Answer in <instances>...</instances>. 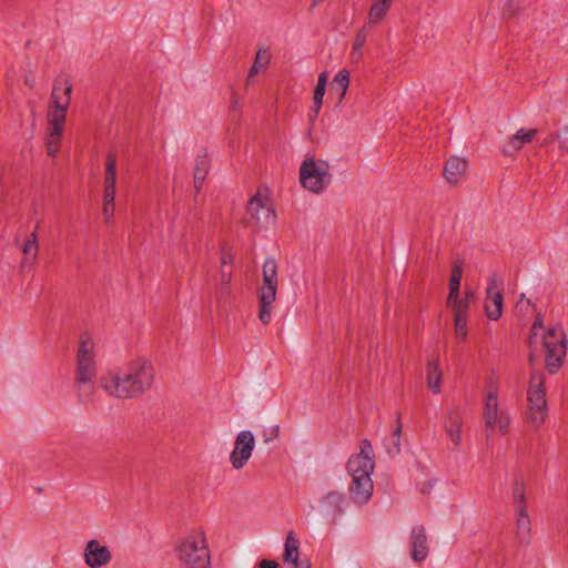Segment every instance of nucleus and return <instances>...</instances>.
<instances>
[{
  "mask_svg": "<svg viewBox=\"0 0 568 568\" xmlns=\"http://www.w3.org/2000/svg\"><path fill=\"white\" fill-rule=\"evenodd\" d=\"M375 468L374 452L368 439H362L359 443V453L352 455L346 464L347 473L351 476H361L368 473L371 476Z\"/></svg>",
  "mask_w": 568,
  "mask_h": 568,
  "instance_id": "nucleus-8",
  "label": "nucleus"
},
{
  "mask_svg": "<svg viewBox=\"0 0 568 568\" xmlns=\"http://www.w3.org/2000/svg\"><path fill=\"white\" fill-rule=\"evenodd\" d=\"M442 372L438 367V363L429 361L427 363V385L433 393L438 394L440 392Z\"/></svg>",
  "mask_w": 568,
  "mask_h": 568,
  "instance_id": "nucleus-27",
  "label": "nucleus"
},
{
  "mask_svg": "<svg viewBox=\"0 0 568 568\" xmlns=\"http://www.w3.org/2000/svg\"><path fill=\"white\" fill-rule=\"evenodd\" d=\"M262 57L264 59V65H266L271 59V54H270L268 50L261 49L257 51L255 60L253 62V65L251 67L248 75H247L248 79H251L254 74H256L258 72L260 58H262Z\"/></svg>",
  "mask_w": 568,
  "mask_h": 568,
  "instance_id": "nucleus-37",
  "label": "nucleus"
},
{
  "mask_svg": "<svg viewBox=\"0 0 568 568\" xmlns=\"http://www.w3.org/2000/svg\"><path fill=\"white\" fill-rule=\"evenodd\" d=\"M332 179L328 172V163L320 160L316 162L312 158L303 161L300 168V181L303 187L313 192L321 193L329 184Z\"/></svg>",
  "mask_w": 568,
  "mask_h": 568,
  "instance_id": "nucleus-6",
  "label": "nucleus"
},
{
  "mask_svg": "<svg viewBox=\"0 0 568 568\" xmlns=\"http://www.w3.org/2000/svg\"><path fill=\"white\" fill-rule=\"evenodd\" d=\"M537 133H538V130H536V129L518 130L517 133L514 134L510 138V140L508 141V143L505 145L503 153L505 155H509V156L516 154L519 150L523 149V146L526 143L531 142L535 139V136L537 135Z\"/></svg>",
  "mask_w": 568,
  "mask_h": 568,
  "instance_id": "nucleus-16",
  "label": "nucleus"
},
{
  "mask_svg": "<svg viewBox=\"0 0 568 568\" xmlns=\"http://www.w3.org/2000/svg\"><path fill=\"white\" fill-rule=\"evenodd\" d=\"M255 447V437L251 430H242L237 434L234 448L230 454V463L236 470L242 469L251 458Z\"/></svg>",
  "mask_w": 568,
  "mask_h": 568,
  "instance_id": "nucleus-9",
  "label": "nucleus"
},
{
  "mask_svg": "<svg viewBox=\"0 0 568 568\" xmlns=\"http://www.w3.org/2000/svg\"><path fill=\"white\" fill-rule=\"evenodd\" d=\"M89 338L84 335L80 337V345L77 354V374L75 387L80 402L88 399L94 392V379L97 377V367L94 354L89 349Z\"/></svg>",
  "mask_w": 568,
  "mask_h": 568,
  "instance_id": "nucleus-3",
  "label": "nucleus"
},
{
  "mask_svg": "<svg viewBox=\"0 0 568 568\" xmlns=\"http://www.w3.org/2000/svg\"><path fill=\"white\" fill-rule=\"evenodd\" d=\"M467 321L468 316H454L456 337L463 342L468 336Z\"/></svg>",
  "mask_w": 568,
  "mask_h": 568,
  "instance_id": "nucleus-34",
  "label": "nucleus"
},
{
  "mask_svg": "<svg viewBox=\"0 0 568 568\" xmlns=\"http://www.w3.org/2000/svg\"><path fill=\"white\" fill-rule=\"evenodd\" d=\"M73 85L67 74H60L53 82L48 111L47 153L55 158L60 151L67 113L71 102Z\"/></svg>",
  "mask_w": 568,
  "mask_h": 568,
  "instance_id": "nucleus-2",
  "label": "nucleus"
},
{
  "mask_svg": "<svg viewBox=\"0 0 568 568\" xmlns=\"http://www.w3.org/2000/svg\"><path fill=\"white\" fill-rule=\"evenodd\" d=\"M83 557L89 567L101 568L111 561L112 554L106 546L101 545L97 539H91L85 545Z\"/></svg>",
  "mask_w": 568,
  "mask_h": 568,
  "instance_id": "nucleus-11",
  "label": "nucleus"
},
{
  "mask_svg": "<svg viewBox=\"0 0 568 568\" xmlns=\"http://www.w3.org/2000/svg\"><path fill=\"white\" fill-rule=\"evenodd\" d=\"M528 7L527 0H507L503 7V17L513 19L520 16Z\"/></svg>",
  "mask_w": 568,
  "mask_h": 568,
  "instance_id": "nucleus-29",
  "label": "nucleus"
},
{
  "mask_svg": "<svg viewBox=\"0 0 568 568\" xmlns=\"http://www.w3.org/2000/svg\"><path fill=\"white\" fill-rule=\"evenodd\" d=\"M233 260H234L233 254L223 246L222 250H221V264H222V267H224L226 265H232L233 264Z\"/></svg>",
  "mask_w": 568,
  "mask_h": 568,
  "instance_id": "nucleus-43",
  "label": "nucleus"
},
{
  "mask_svg": "<svg viewBox=\"0 0 568 568\" xmlns=\"http://www.w3.org/2000/svg\"><path fill=\"white\" fill-rule=\"evenodd\" d=\"M403 430L402 413L396 414V426L392 433V445H386V452L389 455H397L400 453V436Z\"/></svg>",
  "mask_w": 568,
  "mask_h": 568,
  "instance_id": "nucleus-28",
  "label": "nucleus"
},
{
  "mask_svg": "<svg viewBox=\"0 0 568 568\" xmlns=\"http://www.w3.org/2000/svg\"><path fill=\"white\" fill-rule=\"evenodd\" d=\"M116 184V155L109 152L105 158L104 191L115 193Z\"/></svg>",
  "mask_w": 568,
  "mask_h": 568,
  "instance_id": "nucleus-23",
  "label": "nucleus"
},
{
  "mask_svg": "<svg viewBox=\"0 0 568 568\" xmlns=\"http://www.w3.org/2000/svg\"><path fill=\"white\" fill-rule=\"evenodd\" d=\"M373 480L368 473L361 476H352V483L349 485V497L357 505H365L372 498L373 495Z\"/></svg>",
  "mask_w": 568,
  "mask_h": 568,
  "instance_id": "nucleus-12",
  "label": "nucleus"
},
{
  "mask_svg": "<svg viewBox=\"0 0 568 568\" xmlns=\"http://www.w3.org/2000/svg\"><path fill=\"white\" fill-rule=\"evenodd\" d=\"M496 424H498L499 432L503 435L508 433V430H509V417H508V415L501 413L499 415V417L497 418V423Z\"/></svg>",
  "mask_w": 568,
  "mask_h": 568,
  "instance_id": "nucleus-39",
  "label": "nucleus"
},
{
  "mask_svg": "<svg viewBox=\"0 0 568 568\" xmlns=\"http://www.w3.org/2000/svg\"><path fill=\"white\" fill-rule=\"evenodd\" d=\"M516 536L519 542L527 544L530 536V518L528 516L527 506L520 505V509H516Z\"/></svg>",
  "mask_w": 568,
  "mask_h": 568,
  "instance_id": "nucleus-19",
  "label": "nucleus"
},
{
  "mask_svg": "<svg viewBox=\"0 0 568 568\" xmlns=\"http://www.w3.org/2000/svg\"><path fill=\"white\" fill-rule=\"evenodd\" d=\"M59 95H61L62 98L64 97V95H63V90H60V91H59Z\"/></svg>",
  "mask_w": 568,
  "mask_h": 568,
  "instance_id": "nucleus-53",
  "label": "nucleus"
},
{
  "mask_svg": "<svg viewBox=\"0 0 568 568\" xmlns=\"http://www.w3.org/2000/svg\"><path fill=\"white\" fill-rule=\"evenodd\" d=\"M390 3L378 0L369 9L368 19L373 24L379 23L386 16L387 11L390 8Z\"/></svg>",
  "mask_w": 568,
  "mask_h": 568,
  "instance_id": "nucleus-32",
  "label": "nucleus"
},
{
  "mask_svg": "<svg viewBox=\"0 0 568 568\" xmlns=\"http://www.w3.org/2000/svg\"><path fill=\"white\" fill-rule=\"evenodd\" d=\"M349 85V73L347 70L343 69L337 72V74L334 77L332 85H331V92L336 91L338 92V102H342L344 99L346 91Z\"/></svg>",
  "mask_w": 568,
  "mask_h": 568,
  "instance_id": "nucleus-26",
  "label": "nucleus"
},
{
  "mask_svg": "<svg viewBox=\"0 0 568 568\" xmlns=\"http://www.w3.org/2000/svg\"><path fill=\"white\" fill-rule=\"evenodd\" d=\"M545 375L540 371H534L530 375L528 388V418L539 426L544 423L547 409L546 390L544 387Z\"/></svg>",
  "mask_w": 568,
  "mask_h": 568,
  "instance_id": "nucleus-7",
  "label": "nucleus"
},
{
  "mask_svg": "<svg viewBox=\"0 0 568 568\" xmlns=\"http://www.w3.org/2000/svg\"><path fill=\"white\" fill-rule=\"evenodd\" d=\"M290 564L293 568H312L311 561L308 559L301 560L300 556L294 555L292 561H285Z\"/></svg>",
  "mask_w": 568,
  "mask_h": 568,
  "instance_id": "nucleus-41",
  "label": "nucleus"
},
{
  "mask_svg": "<svg viewBox=\"0 0 568 568\" xmlns=\"http://www.w3.org/2000/svg\"><path fill=\"white\" fill-rule=\"evenodd\" d=\"M499 417L497 410V396L496 393H489L486 396L484 406V419L486 429L493 430L496 426L497 418Z\"/></svg>",
  "mask_w": 568,
  "mask_h": 568,
  "instance_id": "nucleus-24",
  "label": "nucleus"
},
{
  "mask_svg": "<svg viewBox=\"0 0 568 568\" xmlns=\"http://www.w3.org/2000/svg\"><path fill=\"white\" fill-rule=\"evenodd\" d=\"M559 146L562 151H568V125L557 133Z\"/></svg>",
  "mask_w": 568,
  "mask_h": 568,
  "instance_id": "nucleus-40",
  "label": "nucleus"
},
{
  "mask_svg": "<svg viewBox=\"0 0 568 568\" xmlns=\"http://www.w3.org/2000/svg\"><path fill=\"white\" fill-rule=\"evenodd\" d=\"M232 280V273H226L224 270L221 271V281L223 285H229Z\"/></svg>",
  "mask_w": 568,
  "mask_h": 568,
  "instance_id": "nucleus-49",
  "label": "nucleus"
},
{
  "mask_svg": "<svg viewBox=\"0 0 568 568\" xmlns=\"http://www.w3.org/2000/svg\"><path fill=\"white\" fill-rule=\"evenodd\" d=\"M327 81H328L327 73L326 72L320 73L318 79H317V84L315 88H321V89L326 90Z\"/></svg>",
  "mask_w": 568,
  "mask_h": 568,
  "instance_id": "nucleus-45",
  "label": "nucleus"
},
{
  "mask_svg": "<svg viewBox=\"0 0 568 568\" xmlns=\"http://www.w3.org/2000/svg\"><path fill=\"white\" fill-rule=\"evenodd\" d=\"M38 224L36 226V229H38ZM38 250H39V246H38V232L37 230H34L30 235L29 237L27 239V241L24 242L23 246H22V252H23V262L24 263H32L36 257L38 256Z\"/></svg>",
  "mask_w": 568,
  "mask_h": 568,
  "instance_id": "nucleus-25",
  "label": "nucleus"
},
{
  "mask_svg": "<svg viewBox=\"0 0 568 568\" xmlns=\"http://www.w3.org/2000/svg\"><path fill=\"white\" fill-rule=\"evenodd\" d=\"M546 348V368L550 374L557 373L562 366L564 357L566 355V335L560 332L559 341H544Z\"/></svg>",
  "mask_w": 568,
  "mask_h": 568,
  "instance_id": "nucleus-10",
  "label": "nucleus"
},
{
  "mask_svg": "<svg viewBox=\"0 0 568 568\" xmlns=\"http://www.w3.org/2000/svg\"><path fill=\"white\" fill-rule=\"evenodd\" d=\"M410 556L415 562L424 561L429 552L425 527L414 526L410 532Z\"/></svg>",
  "mask_w": 568,
  "mask_h": 568,
  "instance_id": "nucleus-13",
  "label": "nucleus"
},
{
  "mask_svg": "<svg viewBox=\"0 0 568 568\" xmlns=\"http://www.w3.org/2000/svg\"><path fill=\"white\" fill-rule=\"evenodd\" d=\"M462 424L463 418L459 410L453 409L447 414L445 429L455 446H458L462 440Z\"/></svg>",
  "mask_w": 568,
  "mask_h": 568,
  "instance_id": "nucleus-18",
  "label": "nucleus"
},
{
  "mask_svg": "<svg viewBox=\"0 0 568 568\" xmlns=\"http://www.w3.org/2000/svg\"><path fill=\"white\" fill-rule=\"evenodd\" d=\"M211 166V160L206 153L199 154L195 159L194 165V189L196 194L201 191L202 185L207 176Z\"/></svg>",
  "mask_w": 568,
  "mask_h": 568,
  "instance_id": "nucleus-21",
  "label": "nucleus"
},
{
  "mask_svg": "<svg viewBox=\"0 0 568 568\" xmlns=\"http://www.w3.org/2000/svg\"><path fill=\"white\" fill-rule=\"evenodd\" d=\"M321 503L325 516L335 521L336 518L344 514L347 499L345 494L337 490H331L322 498Z\"/></svg>",
  "mask_w": 568,
  "mask_h": 568,
  "instance_id": "nucleus-14",
  "label": "nucleus"
},
{
  "mask_svg": "<svg viewBox=\"0 0 568 568\" xmlns=\"http://www.w3.org/2000/svg\"><path fill=\"white\" fill-rule=\"evenodd\" d=\"M532 361H534V356H532V354L530 353L529 362L531 363Z\"/></svg>",
  "mask_w": 568,
  "mask_h": 568,
  "instance_id": "nucleus-52",
  "label": "nucleus"
},
{
  "mask_svg": "<svg viewBox=\"0 0 568 568\" xmlns=\"http://www.w3.org/2000/svg\"><path fill=\"white\" fill-rule=\"evenodd\" d=\"M260 212H263L265 220H268L271 216L275 217L273 209L265 204L261 199L260 192H257L247 203V213L256 221V223H261L262 216L260 215Z\"/></svg>",
  "mask_w": 568,
  "mask_h": 568,
  "instance_id": "nucleus-20",
  "label": "nucleus"
},
{
  "mask_svg": "<svg viewBox=\"0 0 568 568\" xmlns=\"http://www.w3.org/2000/svg\"><path fill=\"white\" fill-rule=\"evenodd\" d=\"M261 63H263V64H264V59H263V57H262V58H260V64H261Z\"/></svg>",
  "mask_w": 568,
  "mask_h": 568,
  "instance_id": "nucleus-54",
  "label": "nucleus"
},
{
  "mask_svg": "<svg viewBox=\"0 0 568 568\" xmlns=\"http://www.w3.org/2000/svg\"><path fill=\"white\" fill-rule=\"evenodd\" d=\"M257 568H280V565L274 559H262L257 562Z\"/></svg>",
  "mask_w": 568,
  "mask_h": 568,
  "instance_id": "nucleus-44",
  "label": "nucleus"
},
{
  "mask_svg": "<svg viewBox=\"0 0 568 568\" xmlns=\"http://www.w3.org/2000/svg\"><path fill=\"white\" fill-rule=\"evenodd\" d=\"M367 39V30L366 27L361 28L355 36L354 42H353V52L352 54H355V52H359L362 48L365 45Z\"/></svg>",
  "mask_w": 568,
  "mask_h": 568,
  "instance_id": "nucleus-38",
  "label": "nucleus"
},
{
  "mask_svg": "<svg viewBox=\"0 0 568 568\" xmlns=\"http://www.w3.org/2000/svg\"><path fill=\"white\" fill-rule=\"evenodd\" d=\"M464 263L462 261H454L452 265V274L448 282V300H456L460 295V281L463 277Z\"/></svg>",
  "mask_w": 568,
  "mask_h": 568,
  "instance_id": "nucleus-22",
  "label": "nucleus"
},
{
  "mask_svg": "<svg viewBox=\"0 0 568 568\" xmlns=\"http://www.w3.org/2000/svg\"><path fill=\"white\" fill-rule=\"evenodd\" d=\"M294 555L300 556V540L295 536L294 531L291 530L287 532L285 539L283 561H292Z\"/></svg>",
  "mask_w": 568,
  "mask_h": 568,
  "instance_id": "nucleus-30",
  "label": "nucleus"
},
{
  "mask_svg": "<svg viewBox=\"0 0 568 568\" xmlns=\"http://www.w3.org/2000/svg\"><path fill=\"white\" fill-rule=\"evenodd\" d=\"M556 140H558V138H557V133H549V134L544 139V141L541 142V145H542V146H548V145L552 144Z\"/></svg>",
  "mask_w": 568,
  "mask_h": 568,
  "instance_id": "nucleus-48",
  "label": "nucleus"
},
{
  "mask_svg": "<svg viewBox=\"0 0 568 568\" xmlns=\"http://www.w3.org/2000/svg\"><path fill=\"white\" fill-rule=\"evenodd\" d=\"M447 306L452 307L454 316H468V301H463L460 296L453 301L447 298Z\"/></svg>",
  "mask_w": 568,
  "mask_h": 568,
  "instance_id": "nucleus-33",
  "label": "nucleus"
},
{
  "mask_svg": "<svg viewBox=\"0 0 568 568\" xmlns=\"http://www.w3.org/2000/svg\"><path fill=\"white\" fill-rule=\"evenodd\" d=\"M277 291V264L274 258H267L263 264V285L258 288V318L268 324L272 318V305Z\"/></svg>",
  "mask_w": 568,
  "mask_h": 568,
  "instance_id": "nucleus-5",
  "label": "nucleus"
},
{
  "mask_svg": "<svg viewBox=\"0 0 568 568\" xmlns=\"http://www.w3.org/2000/svg\"><path fill=\"white\" fill-rule=\"evenodd\" d=\"M114 200L115 193L113 192H103V214L105 220L109 221L114 214Z\"/></svg>",
  "mask_w": 568,
  "mask_h": 568,
  "instance_id": "nucleus-36",
  "label": "nucleus"
},
{
  "mask_svg": "<svg viewBox=\"0 0 568 568\" xmlns=\"http://www.w3.org/2000/svg\"><path fill=\"white\" fill-rule=\"evenodd\" d=\"M546 338H547L548 341H552V339H555V341H559V339H560V336H558V334H557V328H556V327H550V328H548L547 335H546V336H544V341H545Z\"/></svg>",
  "mask_w": 568,
  "mask_h": 568,
  "instance_id": "nucleus-47",
  "label": "nucleus"
},
{
  "mask_svg": "<svg viewBox=\"0 0 568 568\" xmlns=\"http://www.w3.org/2000/svg\"><path fill=\"white\" fill-rule=\"evenodd\" d=\"M175 551L184 568H211L210 550L203 531L186 537L176 546Z\"/></svg>",
  "mask_w": 568,
  "mask_h": 568,
  "instance_id": "nucleus-4",
  "label": "nucleus"
},
{
  "mask_svg": "<svg viewBox=\"0 0 568 568\" xmlns=\"http://www.w3.org/2000/svg\"><path fill=\"white\" fill-rule=\"evenodd\" d=\"M154 379V368L150 361L139 357L128 364L126 371L102 376L101 386L119 398H132L146 392Z\"/></svg>",
  "mask_w": 568,
  "mask_h": 568,
  "instance_id": "nucleus-1",
  "label": "nucleus"
},
{
  "mask_svg": "<svg viewBox=\"0 0 568 568\" xmlns=\"http://www.w3.org/2000/svg\"><path fill=\"white\" fill-rule=\"evenodd\" d=\"M542 316L541 314H537L535 320H534V323H532V327H531V331H532V334L536 335V329L537 328H542Z\"/></svg>",
  "mask_w": 568,
  "mask_h": 568,
  "instance_id": "nucleus-46",
  "label": "nucleus"
},
{
  "mask_svg": "<svg viewBox=\"0 0 568 568\" xmlns=\"http://www.w3.org/2000/svg\"><path fill=\"white\" fill-rule=\"evenodd\" d=\"M511 497L515 510L520 509V505H526L525 483L521 476L515 477L511 489Z\"/></svg>",
  "mask_w": 568,
  "mask_h": 568,
  "instance_id": "nucleus-31",
  "label": "nucleus"
},
{
  "mask_svg": "<svg viewBox=\"0 0 568 568\" xmlns=\"http://www.w3.org/2000/svg\"><path fill=\"white\" fill-rule=\"evenodd\" d=\"M278 434H280V426L278 425L272 426L268 430L264 432V434H263L264 442L268 443V442L277 438Z\"/></svg>",
  "mask_w": 568,
  "mask_h": 568,
  "instance_id": "nucleus-42",
  "label": "nucleus"
},
{
  "mask_svg": "<svg viewBox=\"0 0 568 568\" xmlns=\"http://www.w3.org/2000/svg\"><path fill=\"white\" fill-rule=\"evenodd\" d=\"M325 89H321V88H315L314 89V95H313V103H314V106L310 113V119L313 121L315 120L317 116H318V113H320V110L322 108V104H323V99H324V94H325Z\"/></svg>",
  "mask_w": 568,
  "mask_h": 568,
  "instance_id": "nucleus-35",
  "label": "nucleus"
},
{
  "mask_svg": "<svg viewBox=\"0 0 568 568\" xmlns=\"http://www.w3.org/2000/svg\"><path fill=\"white\" fill-rule=\"evenodd\" d=\"M467 161L463 158L452 156L444 166L443 175L450 184H456L460 176L465 173Z\"/></svg>",
  "mask_w": 568,
  "mask_h": 568,
  "instance_id": "nucleus-17",
  "label": "nucleus"
},
{
  "mask_svg": "<svg viewBox=\"0 0 568 568\" xmlns=\"http://www.w3.org/2000/svg\"><path fill=\"white\" fill-rule=\"evenodd\" d=\"M475 298V294L471 290L465 291V296L462 298L463 301H468V304Z\"/></svg>",
  "mask_w": 568,
  "mask_h": 568,
  "instance_id": "nucleus-50",
  "label": "nucleus"
},
{
  "mask_svg": "<svg viewBox=\"0 0 568 568\" xmlns=\"http://www.w3.org/2000/svg\"><path fill=\"white\" fill-rule=\"evenodd\" d=\"M260 215L262 216V222H261V223H257V224H258V226H263V225H264V223H267V221H268V220H265V219H264V214H263V212H260Z\"/></svg>",
  "mask_w": 568,
  "mask_h": 568,
  "instance_id": "nucleus-51",
  "label": "nucleus"
},
{
  "mask_svg": "<svg viewBox=\"0 0 568 568\" xmlns=\"http://www.w3.org/2000/svg\"><path fill=\"white\" fill-rule=\"evenodd\" d=\"M504 305L503 291L496 290L495 281H491L486 290V316L491 321H497L501 317Z\"/></svg>",
  "mask_w": 568,
  "mask_h": 568,
  "instance_id": "nucleus-15",
  "label": "nucleus"
}]
</instances>
